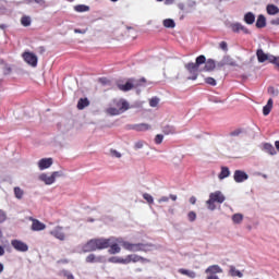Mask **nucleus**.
<instances>
[{"instance_id":"13d9d810","label":"nucleus","mask_w":279,"mask_h":279,"mask_svg":"<svg viewBox=\"0 0 279 279\" xmlns=\"http://www.w3.org/2000/svg\"><path fill=\"white\" fill-rule=\"evenodd\" d=\"M187 5H189V8H195V5H197V2H195V1H193V0H190V1L187 2Z\"/></svg>"},{"instance_id":"9d476101","label":"nucleus","mask_w":279,"mask_h":279,"mask_svg":"<svg viewBox=\"0 0 279 279\" xmlns=\"http://www.w3.org/2000/svg\"><path fill=\"white\" fill-rule=\"evenodd\" d=\"M24 61L31 66H38V57L32 52L23 53Z\"/></svg>"},{"instance_id":"f8f14e48","label":"nucleus","mask_w":279,"mask_h":279,"mask_svg":"<svg viewBox=\"0 0 279 279\" xmlns=\"http://www.w3.org/2000/svg\"><path fill=\"white\" fill-rule=\"evenodd\" d=\"M130 263H151L148 258H145L143 256L131 254L126 256V265H130Z\"/></svg>"},{"instance_id":"a211bd4d","label":"nucleus","mask_w":279,"mask_h":279,"mask_svg":"<svg viewBox=\"0 0 279 279\" xmlns=\"http://www.w3.org/2000/svg\"><path fill=\"white\" fill-rule=\"evenodd\" d=\"M32 230L34 232H40L47 228V226H45V223L40 222L38 219H32Z\"/></svg>"},{"instance_id":"de8ad7c7","label":"nucleus","mask_w":279,"mask_h":279,"mask_svg":"<svg viewBox=\"0 0 279 279\" xmlns=\"http://www.w3.org/2000/svg\"><path fill=\"white\" fill-rule=\"evenodd\" d=\"M187 219H189V221H191V222L195 221V219H197V214H195V211H190V213L187 214Z\"/></svg>"},{"instance_id":"0e129e2a","label":"nucleus","mask_w":279,"mask_h":279,"mask_svg":"<svg viewBox=\"0 0 279 279\" xmlns=\"http://www.w3.org/2000/svg\"><path fill=\"white\" fill-rule=\"evenodd\" d=\"M173 1H175V0H165V4L166 5H171V4H173Z\"/></svg>"},{"instance_id":"2eb2a0df","label":"nucleus","mask_w":279,"mask_h":279,"mask_svg":"<svg viewBox=\"0 0 279 279\" xmlns=\"http://www.w3.org/2000/svg\"><path fill=\"white\" fill-rule=\"evenodd\" d=\"M230 28L234 34H239L240 32H243V34H250V29L239 22L230 24Z\"/></svg>"},{"instance_id":"8fccbe9b","label":"nucleus","mask_w":279,"mask_h":279,"mask_svg":"<svg viewBox=\"0 0 279 279\" xmlns=\"http://www.w3.org/2000/svg\"><path fill=\"white\" fill-rule=\"evenodd\" d=\"M8 219V216L5 215V211L0 209V223H3Z\"/></svg>"},{"instance_id":"5fc2aeb1","label":"nucleus","mask_w":279,"mask_h":279,"mask_svg":"<svg viewBox=\"0 0 279 279\" xmlns=\"http://www.w3.org/2000/svg\"><path fill=\"white\" fill-rule=\"evenodd\" d=\"M268 93H270V95H278V90L274 87H268Z\"/></svg>"},{"instance_id":"e433bc0d","label":"nucleus","mask_w":279,"mask_h":279,"mask_svg":"<svg viewBox=\"0 0 279 279\" xmlns=\"http://www.w3.org/2000/svg\"><path fill=\"white\" fill-rule=\"evenodd\" d=\"M232 221H233V223H236V225L242 223L243 222V214H234L232 216Z\"/></svg>"},{"instance_id":"393cba45","label":"nucleus","mask_w":279,"mask_h":279,"mask_svg":"<svg viewBox=\"0 0 279 279\" xmlns=\"http://www.w3.org/2000/svg\"><path fill=\"white\" fill-rule=\"evenodd\" d=\"M254 21H256V15H254V13L247 12V13L244 15V22H245L247 25H254Z\"/></svg>"},{"instance_id":"a878e982","label":"nucleus","mask_w":279,"mask_h":279,"mask_svg":"<svg viewBox=\"0 0 279 279\" xmlns=\"http://www.w3.org/2000/svg\"><path fill=\"white\" fill-rule=\"evenodd\" d=\"M88 106H90L88 98H81L77 102L78 110H84V108H88Z\"/></svg>"},{"instance_id":"4d7b16f0","label":"nucleus","mask_w":279,"mask_h":279,"mask_svg":"<svg viewBox=\"0 0 279 279\" xmlns=\"http://www.w3.org/2000/svg\"><path fill=\"white\" fill-rule=\"evenodd\" d=\"M87 29L75 28L74 34H86Z\"/></svg>"},{"instance_id":"6e6552de","label":"nucleus","mask_w":279,"mask_h":279,"mask_svg":"<svg viewBox=\"0 0 279 279\" xmlns=\"http://www.w3.org/2000/svg\"><path fill=\"white\" fill-rule=\"evenodd\" d=\"M233 180L238 184H241V183L245 182L246 180H250V175L246 174V172L243 170H235L233 173Z\"/></svg>"},{"instance_id":"7ed1b4c3","label":"nucleus","mask_w":279,"mask_h":279,"mask_svg":"<svg viewBox=\"0 0 279 279\" xmlns=\"http://www.w3.org/2000/svg\"><path fill=\"white\" fill-rule=\"evenodd\" d=\"M126 252H154L156 246L153 243H132L125 240H118Z\"/></svg>"},{"instance_id":"39448f33","label":"nucleus","mask_w":279,"mask_h":279,"mask_svg":"<svg viewBox=\"0 0 279 279\" xmlns=\"http://www.w3.org/2000/svg\"><path fill=\"white\" fill-rule=\"evenodd\" d=\"M145 82H147L145 77H142L140 80L129 78L125 84L118 83L117 86L119 90L128 93V90H132V88H140V86H145Z\"/></svg>"},{"instance_id":"ddd939ff","label":"nucleus","mask_w":279,"mask_h":279,"mask_svg":"<svg viewBox=\"0 0 279 279\" xmlns=\"http://www.w3.org/2000/svg\"><path fill=\"white\" fill-rule=\"evenodd\" d=\"M207 276H217V274H223V268L219 265H211L205 269Z\"/></svg>"},{"instance_id":"20e7f679","label":"nucleus","mask_w":279,"mask_h":279,"mask_svg":"<svg viewBox=\"0 0 279 279\" xmlns=\"http://www.w3.org/2000/svg\"><path fill=\"white\" fill-rule=\"evenodd\" d=\"M226 202V196L221 191H216L209 194V199L206 201V206L208 210H217V205L215 204H223Z\"/></svg>"},{"instance_id":"2f4dec72","label":"nucleus","mask_w":279,"mask_h":279,"mask_svg":"<svg viewBox=\"0 0 279 279\" xmlns=\"http://www.w3.org/2000/svg\"><path fill=\"white\" fill-rule=\"evenodd\" d=\"M14 195L16 199H23V196L25 195V192L20 186L14 187Z\"/></svg>"},{"instance_id":"dca6fc26","label":"nucleus","mask_w":279,"mask_h":279,"mask_svg":"<svg viewBox=\"0 0 279 279\" xmlns=\"http://www.w3.org/2000/svg\"><path fill=\"white\" fill-rule=\"evenodd\" d=\"M38 181L44 182V184H46L47 186H51V184L56 183V181H53L52 174L49 175L45 172L38 175Z\"/></svg>"},{"instance_id":"c85d7f7f","label":"nucleus","mask_w":279,"mask_h":279,"mask_svg":"<svg viewBox=\"0 0 279 279\" xmlns=\"http://www.w3.org/2000/svg\"><path fill=\"white\" fill-rule=\"evenodd\" d=\"M179 274H182V276H187V278H196L197 274L193 270L180 268Z\"/></svg>"},{"instance_id":"1a4fd4ad","label":"nucleus","mask_w":279,"mask_h":279,"mask_svg":"<svg viewBox=\"0 0 279 279\" xmlns=\"http://www.w3.org/2000/svg\"><path fill=\"white\" fill-rule=\"evenodd\" d=\"M112 106L118 108L122 113L130 110V104L125 99H114Z\"/></svg>"},{"instance_id":"09e8293b","label":"nucleus","mask_w":279,"mask_h":279,"mask_svg":"<svg viewBox=\"0 0 279 279\" xmlns=\"http://www.w3.org/2000/svg\"><path fill=\"white\" fill-rule=\"evenodd\" d=\"M145 142L138 141L134 144V149H143Z\"/></svg>"},{"instance_id":"c756f323","label":"nucleus","mask_w":279,"mask_h":279,"mask_svg":"<svg viewBox=\"0 0 279 279\" xmlns=\"http://www.w3.org/2000/svg\"><path fill=\"white\" fill-rule=\"evenodd\" d=\"M218 178L219 180H226V178H230V169L228 167H222Z\"/></svg>"},{"instance_id":"f704fd0d","label":"nucleus","mask_w":279,"mask_h":279,"mask_svg":"<svg viewBox=\"0 0 279 279\" xmlns=\"http://www.w3.org/2000/svg\"><path fill=\"white\" fill-rule=\"evenodd\" d=\"M264 149H265V151L270 154V156H275V154H276V148L271 144H265Z\"/></svg>"},{"instance_id":"a19ab883","label":"nucleus","mask_w":279,"mask_h":279,"mask_svg":"<svg viewBox=\"0 0 279 279\" xmlns=\"http://www.w3.org/2000/svg\"><path fill=\"white\" fill-rule=\"evenodd\" d=\"M143 198L147 201L148 204H154V196L148 193L143 194Z\"/></svg>"},{"instance_id":"774afa93","label":"nucleus","mask_w":279,"mask_h":279,"mask_svg":"<svg viewBox=\"0 0 279 279\" xmlns=\"http://www.w3.org/2000/svg\"><path fill=\"white\" fill-rule=\"evenodd\" d=\"M275 147H276V149H278V151H279V141L275 142Z\"/></svg>"},{"instance_id":"b1692460","label":"nucleus","mask_w":279,"mask_h":279,"mask_svg":"<svg viewBox=\"0 0 279 279\" xmlns=\"http://www.w3.org/2000/svg\"><path fill=\"white\" fill-rule=\"evenodd\" d=\"M274 108V99H268L267 105L263 108V114L264 117H267L269 112H271V109Z\"/></svg>"},{"instance_id":"c03bdc74","label":"nucleus","mask_w":279,"mask_h":279,"mask_svg":"<svg viewBox=\"0 0 279 279\" xmlns=\"http://www.w3.org/2000/svg\"><path fill=\"white\" fill-rule=\"evenodd\" d=\"M162 141H165V135L157 134L156 137H155L156 145H160L162 143Z\"/></svg>"},{"instance_id":"58836bf2","label":"nucleus","mask_w":279,"mask_h":279,"mask_svg":"<svg viewBox=\"0 0 279 279\" xmlns=\"http://www.w3.org/2000/svg\"><path fill=\"white\" fill-rule=\"evenodd\" d=\"M60 276H63L66 279H75L73 274H71V271H69V270H61Z\"/></svg>"},{"instance_id":"ea45409f","label":"nucleus","mask_w":279,"mask_h":279,"mask_svg":"<svg viewBox=\"0 0 279 279\" xmlns=\"http://www.w3.org/2000/svg\"><path fill=\"white\" fill-rule=\"evenodd\" d=\"M85 260L86 263H99V258L95 254H89Z\"/></svg>"},{"instance_id":"72a5a7b5","label":"nucleus","mask_w":279,"mask_h":279,"mask_svg":"<svg viewBox=\"0 0 279 279\" xmlns=\"http://www.w3.org/2000/svg\"><path fill=\"white\" fill-rule=\"evenodd\" d=\"M162 132H163V134H167V135L175 134V126L166 125V126H163Z\"/></svg>"},{"instance_id":"aec40b11","label":"nucleus","mask_w":279,"mask_h":279,"mask_svg":"<svg viewBox=\"0 0 279 279\" xmlns=\"http://www.w3.org/2000/svg\"><path fill=\"white\" fill-rule=\"evenodd\" d=\"M106 112L109 114V117H119V114H123V112L116 108L113 105L107 108Z\"/></svg>"},{"instance_id":"4c0bfd02","label":"nucleus","mask_w":279,"mask_h":279,"mask_svg":"<svg viewBox=\"0 0 279 279\" xmlns=\"http://www.w3.org/2000/svg\"><path fill=\"white\" fill-rule=\"evenodd\" d=\"M159 104H160V98H158V97H153L149 100L150 108H157Z\"/></svg>"},{"instance_id":"49530a36","label":"nucleus","mask_w":279,"mask_h":279,"mask_svg":"<svg viewBox=\"0 0 279 279\" xmlns=\"http://www.w3.org/2000/svg\"><path fill=\"white\" fill-rule=\"evenodd\" d=\"M279 57L268 54L267 60L270 62V64H276L278 62Z\"/></svg>"},{"instance_id":"69168bd1","label":"nucleus","mask_w":279,"mask_h":279,"mask_svg":"<svg viewBox=\"0 0 279 279\" xmlns=\"http://www.w3.org/2000/svg\"><path fill=\"white\" fill-rule=\"evenodd\" d=\"M178 8H179V10H184V3H179Z\"/></svg>"},{"instance_id":"a18cd8bd","label":"nucleus","mask_w":279,"mask_h":279,"mask_svg":"<svg viewBox=\"0 0 279 279\" xmlns=\"http://www.w3.org/2000/svg\"><path fill=\"white\" fill-rule=\"evenodd\" d=\"M110 156L112 158H121L122 157L121 153H119L117 149H110Z\"/></svg>"},{"instance_id":"f257e3e1","label":"nucleus","mask_w":279,"mask_h":279,"mask_svg":"<svg viewBox=\"0 0 279 279\" xmlns=\"http://www.w3.org/2000/svg\"><path fill=\"white\" fill-rule=\"evenodd\" d=\"M123 241V238H114L111 236L109 239L99 238V239H92L85 245H83V252H97V250H108L109 254H120L121 246H119V241Z\"/></svg>"},{"instance_id":"473e14b6","label":"nucleus","mask_w":279,"mask_h":279,"mask_svg":"<svg viewBox=\"0 0 279 279\" xmlns=\"http://www.w3.org/2000/svg\"><path fill=\"white\" fill-rule=\"evenodd\" d=\"M21 25H23V27H29V25H32V17L27 15L22 16Z\"/></svg>"},{"instance_id":"4468645a","label":"nucleus","mask_w":279,"mask_h":279,"mask_svg":"<svg viewBox=\"0 0 279 279\" xmlns=\"http://www.w3.org/2000/svg\"><path fill=\"white\" fill-rule=\"evenodd\" d=\"M53 165V159L52 158H43L37 162V167L39 171H45V169H49Z\"/></svg>"},{"instance_id":"7c9ffc66","label":"nucleus","mask_w":279,"mask_h":279,"mask_svg":"<svg viewBox=\"0 0 279 279\" xmlns=\"http://www.w3.org/2000/svg\"><path fill=\"white\" fill-rule=\"evenodd\" d=\"M163 27H167L168 29H173V27H175V21H173L172 19H166L162 22Z\"/></svg>"},{"instance_id":"4be33fe9","label":"nucleus","mask_w":279,"mask_h":279,"mask_svg":"<svg viewBox=\"0 0 279 279\" xmlns=\"http://www.w3.org/2000/svg\"><path fill=\"white\" fill-rule=\"evenodd\" d=\"M256 56H257V60L259 63L267 62V58H269V54L265 53V51H263V49H258L256 51Z\"/></svg>"},{"instance_id":"6e6d98bb","label":"nucleus","mask_w":279,"mask_h":279,"mask_svg":"<svg viewBox=\"0 0 279 279\" xmlns=\"http://www.w3.org/2000/svg\"><path fill=\"white\" fill-rule=\"evenodd\" d=\"M240 134H241V130L238 129V130H235V131H232V132L230 133V136H239Z\"/></svg>"},{"instance_id":"6ab92c4d","label":"nucleus","mask_w":279,"mask_h":279,"mask_svg":"<svg viewBox=\"0 0 279 279\" xmlns=\"http://www.w3.org/2000/svg\"><path fill=\"white\" fill-rule=\"evenodd\" d=\"M109 263H113L116 265H128V257H119V256H113L109 258Z\"/></svg>"},{"instance_id":"cd10ccee","label":"nucleus","mask_w":279,"mask_h":279,"mask_svg":"<svg viewBox=\"0 0 279 279\" xmlns=\"http://www.w3.org/2000/svg\"><path fill=\"white\" fill-rule=\"evenodd\" d=\"M229 274H230V276H232L233 278H243V272H241V271H240L239 269H236V267H234V266H230Z\"/></svg>"},{"instance_id":"864d4df0","label":"nucleus","mask_w":279,"mask_h":279,"mask_svg":"<svg viewBox=\"0 0 279 279\" xmlns=\"http://www.w3.org/2000/svg\"><path fill=\"white\" fill-rule=\"evenodd\" d=\"M100 84H102V86H107V84H110V81L106 77H101L99 78Z\"/></svg>"},{"instance_id":"338daca9","label":"nucleus","mask_w":279,"mask_h":279,"mask_svg":"<svg viewBox=\"0 0 279 279\" xmlns=\"http://www.w3.org/2000/svg\"><path fill=\"white\" fill-rule=\"evenodd\" d=\"M4 266L2 263H0V274H3Z\"/></svg>"},{"instance_id":"603ef678","label":"nucleus","mask_w":279,"mask_h":279,"mask_svg":"<svg viewBox=\"0 0 279 279\" xmlns=\"http://www.w3.org/2000/svg\"><path fill=\"white\" fill-rule=\"evenodd\" d=\"M219 48L222 49V51H228V43L221 41Z\"/></svg>"},{"instance_id":"f3484780","label":"nucleus","mask_w":279,"mask_h":279,"mask_svg":"<svg viewBox=\"0 0 279 279\" xmlns=\"http://www.w3.org/2000/svg\"><path fill=\"white\" fill-rule=\"evenodd\" d=\"M50 234L54 236V239H58L59 241H64L65 235L62 231V227H57L52 231H50Z\"/></svg>"},{"instance_id":"c9c22d12","label":"nucleus","mask_w":279,"mask_h":279,"mask_svg":"<svg viewBox=\"0 0 279 279\" xmlns=\"http://www.w3.org/2000/svg\"><path fill=\"white\" fill-rule=\"evenodd\" d=\"M75 12H88L90 10V7L86 4H78L74 7Z\"/></svg>"},{"instance_id":"412c9836","label":"nucleus","mask_w":279,"mask_h":279,"mask_svg":"<svg viewBox=\"0 0 279 279\" xmlns=\"http://www.w3.org/2000/svg\"><path fill=\"white\" fill-rule=\"evenodd\" d=\"M256 27L258 29H263V27H267V19L265 17V15L263 14L258 15L256 21Z\"/></svg>"},{"instance_id":"3c124183","label":"nucleus","mask_w":279,"mask_h":279,"mask_svg":"<svg viewBox=\"0 0 279 279\" xmlns=\"http://www.w3.org/2000/svg\"><path fill=\"white\" fill-rule=\"evenodd\" d=\"M25 3L29 4V3H38L39 5H41L43 3H45V0H24Z\"/></svg>"},{"instance_id":"052dcab7","label":"nucleus","mask_w":279,"mask_h":279,"mask_svg":"<svg viewBox=\"0 0 279 279\" xmlns=\"http://www.w3.org/2000/svg\"><path fill=\"white\" fill-rule=\"evenodd\" d=\"M270 24H271V25H279V17H277V19L270 21Z\"/></svg>"},{"instance_id":"0eeeda50","label":"nucleus","mask_w":279,"mask_h":279,"mask_svg":"<svg viewBox=\"0 0 279 279\" xmlns=\"http://www.w3.org/2000/svg\"><path fill=\"white\" fill-rule=\"evenodd\" d=\"M11 245L13 248L16 250V252H28L29 251V246L27 245V243H25L21 240H12Z\"/></svg>"},{"instance_id":"f03ea898","label":"nucleus","mask_w":279,"mask_h":279,"mask_svg":"<svg viewBox=\"0 0 279 279\" xmlns=\"http://www.w3.org/2000/svg\"><path fill=\"white\" fill-rule=\"evenodd\" d=\"M202 64H205V66L203 68V71H206V72L215 71L217 66V63L215 62V60L213 59L206 60V56L201 54L196 58L195 63L190 62L185 64L186 71L190 74H192V76L187 77V80H192V81L197 80V71H199V66H202Z\"/></svg>"},{"instance_id":"423d86ee","label":"nucleus","mask_w":279,"mask_h":279,"mask_svg":"<svg viewBox=\"0 0 279 279\" xmlns=\"http://www.w3.org/2000/svg\"><path fill=\"white\" fill-rule=\"evenodd\" d=\"M218 69H221L223 66H239L236 64V61L232 59L230 56H225L221 61L217 63Z\"/></svg>"},{"instance_id":"37998d69","label":"nucleus","mask_w":279,"mask_h":279,"mask_svg":"<svg viewBox=\"0 0 279 279\" xmlns=\"http://www.w3.org/2000/svg\"><path fill=\"white\" fill-rule=\"evenodd\" d=\"M52 178H53V181L56 182V179L57 178H63L64 177V172L62 171H54L51 173Z\"/></svg>"},{"instance_id":"e2e57ef3","label":"nucleus","mask_w":279,"mask_h":279,"mask_svg":"<svg viewBox=\"0 0 279 279\" xmlns=\"http://www.w3.org/2000/svg\"><path fill=\"white\" fill-rule=\"evenodd\" d=\"M5 254V248L0 245V256H3Z\"/></svg>"},{"instance_id":"5701e85b","label":"nucleus","mask_w":279,"mask_h":279,"mask_svg":"<svg viewBox=\"0 0 279 279\" xmlns=\"http://www.w3.org/2000/svg\"><path fill=\"white\" fill-rule=\"evenodd\" d=\"M266 11L270 16H276V14H279V8L275 4H268L266 7Z\"/></svg>"},{"instance_id":"9b49d317","label":"nucleus","mask_w":279,"mask_h":279,"mask_svg":"<svg viewBox=\"0 0 279 279\" xmlns=\"http://www.w3.org/2000/svg\"><path fill=\"white\" fill-rule=\"evenodd\" d=\"M128 130H134L135 132H148V130H151V124H147V123L130 124L128 125Z\"/></svg>"},{"instance_id":"bb28decb","label":"nucleus","mask_w":279,"mask_h":279,"mask_svg":"<svg viewBox=\"0 0 279 279\" xmlns=\"http://www.w3.org/2000/svg\"><path fill=\"white\" fill-rule=\"evenodd\" d=\"M169 199H172V202H175L178 199V195L170 194V196H161L159 199H157L158 204H167Z\"/></svg>"},{"instance_id":"680f3d73","label":"nucleus","mask_w":279,"mask_h":279,"mask_svg":"<svg viewBox=\"0 0 279 279\" xmlns=\"http://www.w3.org/2000/svg\"><path fill=\"white\" fill-rule=\"evenodd\" d=\"M207 279H219V276H217V275H208Z\"/></svg>"},{"instance_id":"79ce46f5","label":"nucleus","mask_w":279,"mask_h":279,"mask_svg":"<svg viewBox=\"0 0 279 279\" xmlns=\"http://www.w3.org/2000/svg\"><path fill=\"white\" fill-rule=\"evenodd\" d=\"M205 83L209 84V86H217V81L214 77H206Z\"/></svg>"},{"instance_id":"bf43d9fd","label":"nucleus","mask_w":279,"mask_h":279,"mask_svg":"<svg viewBox=\"0 0 279 279\" xmlns=\"http://www.w3.org/2000/svg\"><path fill=\"white\" fill-rule=\"evenodd\" d=\"M197 202V198L195 196L190 197V204L195 205Z\"/></svg>"}]
</instances>
